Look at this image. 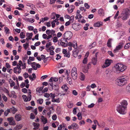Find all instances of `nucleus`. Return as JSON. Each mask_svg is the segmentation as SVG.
I'll return each mask as SVG.
<instances>
[{
	"mask_svg": "<svg viewBox=\"0 0 130 130\" xmlns=\"http://www.w3.org/2000/svg\"><path fill=\"white\" fill-rule=\"evenodd\" d=\"M60 44L62 46L64 47L67 46L68 43L67 41H66V40L62 38L60 39Z\"/></svg>",
	"mask_w": 130,
	"mask_h": 130,
	"instance_id": "10",
	"label": "nucleus"
},
{
	"mask_svg": "<svg viewBox=\"0 0 130 130\" xmlns=\"http://www.w3.org/2000/svg\"><path fill=\"white\" fill-rule=\"evenodd\" d=\"M124 2V0H117L116 2V3L118 4L119 3H120L121 4H122Z\"/></svg>",
	"mask_w": 130,
	"mask_h": 130,
	"instance_id": "49",
	"label": "nucleus"
},
{
	"mask_svg": "<svg viewBox=\"0 0 130 130\" xmlns=\"http://www.w3.org/2000/svg\"><path fill=\"white\" fill-rule=\"evenodd\" d=\"M95 104L93 103H92L90 104L89 105L88 107V108H92L94 106Z\"/></svg>",
	"mask_w": 130,
	"mask_h": 130,
	"instance_id": "51",
	"label": "nucleus"
},
{
	"mask_svg": "<svg viewBox=\"0 0 130 130\" xmlns=\"http://www.w3.org/2000/svg\"><path fill=\"white\" fill-rule=\"evenodd\" d=\"M7 120L9 122V124L10 125H15L16 124L15 121L12 117H10L7 118Z\"/></svg>",
	"mask_w": 130,
	"mask_h": 130,
	"instance_id": "13",
	"label": "nucleus"
},
{
	"mask_svg": "<svg viewBox=\"0 0 130 130\" xmlns=\"http://www.w3.org/2000/svg\"><path fill=\"white\" fill-rule=\"evenodd\" d=\"M32 76L31 75L28 76V73H25L23 74V76L25 79L27 78L28 77L31 81H32L35 79L36 76L35 74L34 73L32 74Z\"/></svg>",
	"mask_w": 130,
	"mask_h": 130,
	"instance_id": "6",
	"label": "nucleus"
},
{
	"mask_svg": "<svg viewBox=\"0 0 130 130\" xmlns=\"http://www.w3.org/2000/svg\"><path fill=\"white\" fill-rule=\"evenodd\" d=\"M85 7L87 9H89L90 7V6L87 3H85L84 4Z\"/></svg>",
	"mask_w": 130,
	"mask_h": 130,
	"instance_id": "55",
	"label": "nucleus"
},
{
	"mask_svg": "<svg viewBox=\"0 0 130 130\" xmlns=\"http://www.w3.org/2000/svg\"><path fill=\"white\" fill-rule=\"evenodd\" d=\"M129 79V77L128 76H123L116 80V84L120 86L124 85L127 83Z\"/></svg>",
	"mask_w": 130,
	"mask_h": 130,
	"instance_id": "2",
	"label": "nucleus"
},
{
	"mask_svg": "<svg viewBox=\"0 0 130 130\" xmlns=\"http://www.w3.org/2000/svg\"><path fill=\"white\" fill-rule=\"evenodd\" d=\"M77 115L79 120H80L82 119V115L81 112L78 113Z\"/></svg>",
	"mask_w": 130,
	"mask_h": 130,
	"instance_id": "33",
	"label": "nucleus"
},
{
	"mask_svg": "<svg viewBox=\"0 0 130 130\" xmlns=\"http://www.w3.org/2000/svg\"><path fill=\"white\" fill-rule=\"evenodd\" d=\"M96 43L95 42H93L91 45H89V47L90 48H91L95 47L96 45Z\"/></svg>",
	"mask_w": 130,
	"mask_h": 130,
	"instance_id": "46",
	"label": "nucleus"
},
{
	"mask_svg": "<svg viewBox=\"0 0 130 130\" xmlns=\"http://www.w3.org/2000/svg\"><path fill=\"white\" fill-rule=\"evenodd\" d=\"M20 36L21 38H24L25 36V34L23 32H21L20 34Z\"/></svg>",
	"mask_w": 130,
	"mask_h": 130,
	"instance_id": "42",
	"label": "nucleus"
},
{
	"mask_svg": "<svg viewBox=\"0 0 130 130\" xmlns=\"http://www.w3.org/2000/svg\"><path fill=\"white\" fill-rule=\"evenodd\" d=\"M58 40L57 38L56 37H55L53 38V41L54 42H56Z\"/></svg>",
	"mask_w": 130,
	"mask_h": 130,
	"instance_id": "59",
	"label": "nucleus"
},
{
	"mask_svg": "<svg viewBox=\"0 0 130 130\" xmlns=\"http://www.w3.org/2000/svg\"><path fill=\"white\" fill-rule=\"evenodd\" d=\"M43 101V100L42 99H39L37 101V103L40 104H42Z\"/></svg>",
	"mask_w": 130,
	"mask_h": 130,
	"instance_id": "41",
	"label": "nucleus"
},
{
	"mask_svg": "<svg viewBox=\"0 0 130 130\" xmlns=\"http://www.w3.org/2000/svg\"><path fill=\"white\" fill-rule=\"evenodd\" d=\"M72 126L73 127V128H78L79 127L78 125L75 123H73L72 124Z\"/></svg>",
	"mask_w": 130,
	"mask_h": 130,
	"instance_id": "36",
	"label": "nucleus"
},
{
	"mask_svg": "<svg viewBox=\"0 0 130 130\" xmlns=\"http://www.w3.org/2000/svg\"><path fill=\"white\" fill-rule=\"evenodd\" d=\"M112 60L108 59H106L104 63L102 65V67L103 68H105L109 67L111 64Z\"/></svg>",
	"mask_w": 130,
	"mask_h": 130,
	"instance_id": "7",
	"label": "nucleus"
},
{
	"mask_svg": "<svg viewBox=\"0 0 130 130\" xmlns=\"http://www.w3.org/2000/svg\"><path fill=\"white\" fill-rule=\"evenodd\" d=\"M120 105L117 106V111L121 114H125L126 112V109L127 105V101L126 100H123L120 103Z\"/></svg>",
	"mask_w": 130,
	"mask_h": 130,
	"instance_id": "1",
	"label": "nucleus"
},
{
	"mask_svg": "<svg viewBox=\"0 0 130 130\" xmlns=\"http://www.w3.org/2000/svg\"><path fill=\"white\" fill-rule=\"evenodd\" d=\"M113 68L114 72L117 73H120L124 71L126 69V66L120 63H117L115 64Z\"/></svg>",
	"mask_w": 130,
	"mask_h": 130,
	"instance_id": "3",
	"label": "nucleus"
},
{
	"mask_svg": "<svg viewBox=\"0 0 130 130\" xmlns=\"http://www.w3.org/2000/svg\"><path fill=\"white\" fill-rule=\"evenodd\" d=\"M122 25V24L119 22H118L116 26L118 27H121Z\"/></svg>",
	"mask_w": 130,
	"mask_h": 130,
	"instance_id": "53",
	"label": "nucleus"
},
{
	"mask_svg": "<svg viewBox=\"0 0 130 130\" xmlns=\"http://www.w3.org/2000/svg\"><path fill=\"white\" fill-rule=\"evenodd\" d=\"M72 46L75 49H77V44L76 41H74L72 42Z\"/></svg>",
	"mask_w": 130,
	"mask_h": 130,
	"instance_id": "25",
	"label": "nucleus"
},
{
	"mask_svg": "<svg viewBox=\"0 0 130 130\" xmlns=\"http://www.w3.org/2000/svg\"><path fill=\"white\" fill-rule=\"evenodd\" d=\"M69 47H68L69 51H71L72 50V42H70L68 43V45Z\"/></svg>",
	"mask_w": 130,
	"mask_h": 130,
	"instance_id": "32",
	"label": "nucleus"
},
{
	"mask_svg": "<svg viewBox=\"0 0 130 130\" xmlns=\"http://www.w3.org/2000/svg\"><path fill=\"white\" fill-rule=\"evenodd\" d=\"M31 92H29V96L28 98L27 96L25 95H23L22 96V97L25 102H27L29 101L31 99Z\"/></svg>",
	"mask_w": 130,
	"mask_h": 130,
	"instance_id": "11",
	"label": "nucleus"
},
{
	"mask_svg": "<svg viewBox=\"0 0 130 130\" xmlns=\"http://www.w3.org/2000/svg\"><path fill=\"white\" fill-rule=\"evenodd\" d=\"M50 96L52 99H54L55 97V94H53L52 93H51L50 94Z\"/></svg>",
	"mask_w": 130,
	"mask_h": 130,
	"instance_id": "54",
	"label": "nucleus"
},
{
	"mask_svg": "<svg viewBox=\"0 0 130 130\" xmlns=\"http://www.w3.org/2000/svg\"><path fill=\"white\" fill-rule=\"evenodd\" d=\"M3 91L5 92L8 95H9V91H8V90L7 89L5 88H4V89H3Z\"/></svg>",
	"mask_w": 130,
	"mask_h": 130,
	"instance_id": "60",
	"label": "nucleus"
},
{
	"mask_svg": "<svg viewBox=\"0 0 130 130\" xmlns=\"http://www.w3.org/2000/svg\"><path fill=\"white\" fill-rule=\"evenodd\" d=\"M74 6L73 5L70 6L68 9V12L70 13H72L74 9Z\"/></svg>",
	"mask_w": 130,
	"mask_h": 130,
	"instance_id": "17",
	"label": "nucleus"
},
{
	"mask_svg": "<svg viewBox=\"0 0 130 130\" xmlns=\"http://www.w3.org/2000/svg\"><path fill=\"white\" fill-rule=\"evenodd\" d=\"M119 11H117V12L116 13L114 17V18L115 19H116L117 18V17L119 15Z\"/></svg>",
	"mask_w": 130,
	"mask_h": 130,
	"instance_id": "62",
	"label": "nucleus"
},
{
	"mask_svg": "<svg viewBox=\"0 0 130 130\" xmlns=\"http://www.w3.org/2000/svg\"><path fill=\"white\" fill-rule=\"evenodd\" d=\"M72 32L70 31H67L65 32L62 36V38L66 41L69 40L72 38Z\"/></svg>",
	"mask_w": 130,
	"mask_h": 130,
	"instance_id": "4",
	"label": "nucleus"
},
{
	"mask_svg": "<svg viewBox=\"0 0 130 130\" xmlns=\"http://www.w3.org/2000/svg\"><path fill=\"white\" fill-rule=\"evenodd\" d=\"M77 108V107H75L73 109V112L74 115H76V109Z\"/></svg>",
	"mask_w": 130,
	"mask_h": 130,
	"instance_id": "57",
	"label": "nucleus"
},
{
	"mask_svg": "<svg viewBox=\"0 0 130 130\" xmlns=\"http://www.w3.org/2000/svg\"><path fill=\"white\" fill-rule=\"evenodd\" d=\"M72 94L75 95H77V92L75 90H73L72 92Z\"/></svg>",
	"mask_w": 130,
	"mask_h": 130,
	"instance_id": "64",
	"label": "nucleus"
},
{
	"mask_svg": "<svg viewBox=\"0 0 130 130\" xmlns=\"http://www.w3.org/2000/svg\"><path fill=\"white\" fill-rule=\"evenodd\" d=\"M44 24L48 27H50L51 26V24L49 22H45Z\"/></svg>",
	"mask_w": 130,
	"mask_h": 130,
	"instance_id": "48",
	"label": "nucleus"
},
{
	"mask_svg": "<svg viewBox=\"0 0 130 130\" xmlns=\"http://www.w3.org/2000/svg\"><path fill=\"white\" fill-rule=\"evenodd\" d=\"M87 61V59L86 57H85L84 59L83 63L84 64H86Z\"/></svg>",
	"mask_w": 130,
	"mask_h": 130,
	"instance_id": "58",
	"label": "nucleus"
},
{
	"mask_svg": "<svg viewBox=\"0 0 130 130\" xmlns=\"http://www.w3.org/2000/svg\"><path fill=\"white\" fill-rule=\"evenodd\" d=\"M46 34L48 35H53L55 32V31L53 30H48L47 29L46 31Z\"/></svg>",
	"mask_w": 130,
	"mask_h": 130,
	"instance_id": "15",
	"label": "nucleus"
},
{
	"mask_svg": "<svg viewBox=\"0 0 130 130\" xmlns=\"http://www.w3.org/2000/svg\"><path fill=\"white\" fill-rule=\"evenodd\" d=\"M61 88L63 90L67 91L68 89V87L67 86V84H65L63 85L61 87Z\"/></svg>",
	"mask_w": 130,
	"mask_h": 130,
	"instance_id": "21",
	"label": "nucleus"
},
{
	"mask_svg": "<svg viewBox=\"0 0 130 130\" xmlns=\"http://www.w3.org/2000/svg\"><path fill=\"white\" fill-rule=\"evenodd\" d=\"M78 52L79 51L77 49L75 50L74 51H73V56L75 57H77Z\"/></svg>",
	"mask_w": 130,
	"mask_h": 130,
	"instance_id": "20",
	"label": "nucleus"
},
{
	"mask_svg": "<svg viewBox=\"0 0 130 130\" xmlns=\"http://www.w3.org/2000/svg\"><path fill=\"white\" fill-rule=\"evenodd\" d=\"M41 119L42 120V122H43L44 124H45L47 122V120L46 118L43 116H41Z\"/></svg>",
	"mask_w": 130,
	"mask_h": 130,
	"instance_id": "22",
	"label": "nucleus"
},
{
	"mask_svg": "<svg viewBox=\"0 0 130 130\" xmlns=\"http://www.w3.org/2000/svg\"><path fill=\"white\" fill-rule=\"evenodd\" d=\"M112 39H109L107 43V45L109 47H111V41Z\"/></svg>",
	"mask_w": 130,
	"mask_h": 130,
	"instance_id": "35",
	"label": "nucleus"
},
{
	"mask_svg": "<svg viewBox=\"0 0 130 130\" xmlns=\"http://www.w3.org/2000/svg\"><path fill=\"white\" fill-rule=\"evenodd\" d=\"M129 17V15L127 13H123L121 14V16L118 17V19L121 18L123 20H126Z\"/></svg>",
	"mask_w": 130,
	"mask_h": 130,
	"instance_id": "8",
	"label": "nucleus"
},
{
	"mask_svg": "<svg viewBox=\"0 0 130 130\" xmlns=\"http://www.w3.org/2000/svg\"><path fill=\"white\" fill-rule=\"evenodd\" d=\"M23 46L25 49H26L27 48L28 46H29V44L28 43H26L25 44H24L23 45Z\"/></svg>",
	"mask_w": 130,
	"mask_h": 130,
	"instance_id": "45",
	"label": "nucleus"
},
{
	"mask_svg": "<svg viewBox=\"0 0 130 130\" xmlns=\"http://www.w3.org/2000/svg\"><path fill=\"white\" fill-rule=\"evenodd\" d=\"M17 65V67L15 68H16L17 69H19V71H18V74H19L21 71V64L18 63Z\"/></svg>",
	"mask_w": 130,
	"mask_h": 130,
	"instance_id": "24",
	"label": "nucleus"
},
{
	"mask_svg": "<svg viewBox=\"0 0 130 130\" xmlns=\"http://www.w3.org/2000/svg\"><path fill=\"white\" fill-rule=\"evenodd\" d=\"M98 13L100 15H104V12L103 9L102 8L99 9L98 11Z\"/></svg>",
	"mask_w": 130,
	"mask_h": 130,
	"instance_id": "26",
	"label": "nucleus"
},
{
	"mask_svg": "<svg viewBox=\"0 0 130 130\" xmlns=\"http://www.w3.org/2000/svg\"><path fill=\"white\" fill-rule=\"evenodd\" d=\"M126 91L127 92L130 93V83L126 87Z\"/></svg>",
	"mask_w": 130,
	"mask_h": 130,
	"instance_id": "38",
	"label": "nucleus"
},
{
	"mask_svg": "<svg viewBox=\"0 0 130 130\" xmlns=\"http://www.w3.org/2000/svg\"><path fill=\"white\" fill-rule=\"evenodd\" d=\"M6 47L8 48H11L12 47V45L10 43H7L6 45Z\"/></svg>",
	"mask_w": 130,
	"mask_h": 130,
	"instance_id": "50",
	"label": "nucleus"
},
{
	"mask_svg": "<svg viewBox=\"0 0 130 130\" xmlns=\"http://www.w3.org/2000/svg\"><path fill=\"white\" fill-rule=\"evenodd\" d=\"M82 17V15L80 14H76V16L75 17V18L76 19H80Z\"/></svg>",
	"mask_w": 130,
	"mask_h": 130,
	"instance_id": "40",
	"label": "nucleus"
},
{
	"mask_svg": "<svg viewBox=\"0 0 130 130\" xmlns=\"http://www.w3.org/2000/svg\"><path fill=\"white\" fill-rule=\"evenodd\" d=\"M37 94L38 95H41L43 93L42 91L39 90V89H38V88H37L36 89Z\"/></svg>",
	"mask_w": 130,
	"mask_h": 130,
	"instance_id": "29",
	"label": "nucleus"
},
{
	"mask_svg": "<svg viewBox=\"0 0 130 130\" xmlns=\"http://www.w3.org/2000/svg\"><path fill=\"white\" fill-rule=\"evenodd\" d=\"M102 23L101 22H98L95 23L94 24V26L95 27H99L102 25Z\"/></svg>",
	"mask_w": 130,
	"mask_h": 130,
	"instance_id": "23",
	"label": "nucleus"
},
{
	"mask_svg": "<svg viewBox=\"0 0 130 130\" xmlns=\"http://www.w3.org/2000/svg\"><path fill=\"white\" fill-rule=\"evenodd\" d=\"M33 125L34 127H37V128H38L40 124L38 123H33Z\"/></svg>",
	"mask_w": 130,
	"mask_h": 130,
	"instance_id": "44",
	"label": "nucleus"
},
{
	"mask_svg": "<svg viewBox=\"0 0 130 130\" xmlns=\"http://www.w3.org/2000/svg\"><path fill=\"white\" fill-rule=\"evenodd\" d=\"M22 68V69H24L26 68V63H23L21 64Z\"/></svg>",
	"mask_w": 130,
	"mask_h": 130,
	"instance_id": "52",
	"label": "nucleus"
},
{
	"mask_svg": "<svg viewBox=\"0 0 130 130\" xmlns=\"http://www.w3.org/2000/svg\"><path fill=\"white\" fill-rule=\"evenodd\" d=\"M67 80L70 84L71 85L72 84V79L70 76H67Z\"/></svg>",
	"mask_w": 130,
	"mask_h": 130,
	"instance_id": "27",
	"label": "nucleus"
},
{
	"mask_svg": "<svg viewBox=\"0 0 130 130\" xmlns=\"http://www.w3.org/2000/svg\"><path fill=\"white\" fill-rule=\"evenodd\" d=\"M44 96L46 98H48L50 96V94L47 93H45L44 94Z\"/></svg>",
	"mask_w": 130,
	"mask_h": 130,
	"instance_id": "63",
	"label": "nucleus"
},
{
	"mask_svg": "<svg viewBox=\"0 0 130 130\" xmlns=\"http://www.w3.org/2000/svg\"><path fill=\"white\" fill-rule=\"evenodd\" d=\"M9 84H10V86L11 87H13L15 85V83L11 79H9Z\"/></svg>",
	"mask_w": 130,
	"mask_h": 130,
	"instance_id": "30",
	"label": "nucleus"
},
{
	"mask_svg": "<svg viewBox=\"0 0 130 130\" xmlns=\"http://www.w3.org/2000/svg\"><path fill=\"white\" fill-rule=\"evenodd\" d=\"M31 66L32 68L34 70H36L37 68H39L40 67V65L38 63L37 64L35 62H33L31 63Z\"/></svg>",
	"mask_w": 130,
	"mask_h": 130,
	"instance_id": "14",
	"label": "nucleus"
},
{
	"mask_svg": "<svg viewBox=\"0 0 130 130\" xmlns=\"http://www.w3.org/2000/svg\"><path fill=\"white\" fill-rule=\"evenodd\" d=\"M17 111V109L14 107L13 108L11 109V111L12 112L13 114H14Z\"/></svg>",
	"mask_w": 130,
	"mask_h": 130,
	"instance_id": "47",
	"label": "nucleus"
},
{
	"mask_svg": "<svg viewBox=\"0 0 130 130\" xmlns=\"http://www.w3.org/2000/svg\"><path fill=\"white\" fill-rule=\"evenodd\" d=\"M69 21L71 23H72L73 22L74 20V17L73 16H71L70 18Z\"/></svg>",
	"mask_w": 130,
	"mask_h": 130,
	"instance_id": "43",
	"label": "nucleus"
},
{
	"mask_svg": "<svg viewBox=\"0 0 130 130\" xmlns=\"http://www.w3.org/2000/svg\"><path fill=\"white\" fill-rule=\"evenodd\" d=\"M15 118L16 121H19L21 120V116L20 115L17 114L15 115Z\"/></svg>",
	"mask_w": 130,
	"mask_h": 130,
	"instance_id": "19",
	"label": "nucleus"
},
{
	"mask_svg": "<svg viewBox=\"0 0 130 130\" xmlns=\"http://www.w3.org/2000/svg\"><path fill=\"white\" fill-rule=\"evenodd\" d=\"M10 111V109H7V110L5 111L4 112V114L5 116H7Z\"/></svg>",
	"mask_w": 130,
	"mask_h": 130,
	"instance_id": "39",
	"label": "nucleus"
},
{
	"mask_svg": "<svg viewBox=\"0 0 130 130\" xmlns=\"http://www.w3.org/2000/svg\"><path fill=\"white\" fill-rule=\"evenodd\" d=\"M57 117L56 115H54L52 116V119L53 120H55L57 119Z\"/></svg>",
	"mask_w": 130,
	"mask_h": 130,
	"instance_id": "61",
	"label": "nucleus"
},
{
	"mask_svg": "<svg viewBox=\"0 0 130 130\" xmlns=\"http://www.w3.org/2000/svg\"><path fill=\"white\" fill-rule=\"evenodd\" d=\"M28 59L31 61H33L35 60V58L33 57L29 56V57Z\"/></svg>",
	"mask_w": 130,
	"mask_h": 130,
	"instance_id": "56",
	"label": "nucleus"
},
{
	"mask_svg": "<svg viewBox=\"0 0 130 130\" xmlns=\"http://www.w3.org/2000/svg\"><path fill=\"white\" fill-rule=\"evenodd\" d=\"M26 35L27 37L29 38L30 39H31L32 37V36L33 34L31 33H27L26 34Z\"/></svg>",
	"mask_w": 130,
	"mask_h": 130,
	"instance_id": "37",
	"label": "nucleus"
},
{
	"mask_svg": "<svg viewBox=\"0 0 130 130\" xmlns=\"http://www.w3.org/2000/svg\"><path fill=\"white\" fill-rule=\"evenodd\" d=\"M71 75L72 79L74 80L76 79L77 76V69L74 67L72 69L71 72Z\"/></svg>",
	"mask_w": 130,
	"mask_h": 130,
	"instance_id": "5",
	"label": "nucleus"
},
{
	"mask_svg": "<svg viewBox=\"0 0 130 130\" xmlns=\"http://www.w3.org/2000/svg\"><path fill=\"white\" fill-rule=\"evenodd\" d=\"M80 24L79 23H74L72 25V27L75 30L77 31L80 30Z\"/></svg>",
	"mask_w": 130,
	"mask_h": 130,
	"instance_id": "9",
	"label": "nucleus"
},
{
	"mask_svg": "<svg viewBox=\"0 0 130 130\" xmlns=\"http://www.w3.org/2000/svg\"><path fill=\"white\" fill-rule=\"evenodd\" d=\"M95 57L93 58L92 59V63L94 65L96 64L97 63V54H95Z\"/></svg>",
	"mask_w": 130,
	"mask_h": 130,
	"instance_id": "18",
	"label": "nucleus"
},
{
	"mask_svg": "<svg viewBox=\"0 0 130 130\" xmlns=\"http://www.w3.org/2000/svg\"><path fill=\"white\" fill-rule=\"evenodd\" d=\"M105 74L107 76H109L110 75H111V71L109 69H108L106 70L105 71Z\"/></svg>",
	"mask_w": 130,
	"mask_h": 130,
	"instance_id": "28",
	"label": "nucleus"
},
{
	"mask_svg": "<svg viewBox=\"0 0 130 130\" xmlns=\"http://www.w3.org/2000/svg\"><path fill=\"white\" fill-rule=\"evenodd\" d=\"M123 44L122 43H119L116 46V48L113 51L114 52L116 53L120 50L123 46Z\"/></svg>",
	"mask_w": 130,
	"mask_h": 130,
	"instance_id": "12",
	"label": "nucleus"
},
{
	"mask_svg": "<svg viewBox=\"0 0 130 130\" xmlns=\"http://www.w3.org/2000/svg\"><path fill=\"white\" fill-rule=\"evenodd\" d=\"M24 20L29 22L30 23H32L34 22L35 20L34 19L26 18H23Z\"/></svg>",
	"mask_w": 130,
	"mask_h": 130,
	"instance_id": "16",
	"label": "nucleus"
},
{
	"mask_svg": "<svg viewBox=\"0 0 130 130\" xmlns=\"http://www.w3.org/2000/svg\"><path fill=\"white\" fill-rule=\"evenodd\" d=\"M5 32L6 33V34H7L10 33V30L8 28L6 27H4Z\"/></svg>",
	"mask_w": 130,
	"mask_h": 130,
	"instance_id": "34",
	"label": "nucleus"
},
{
	"mask_svg": "<svg viewBox=\"0 0 130 130\" xmlns=\"http://www.w3.org/2000/svg\"><path fill=\"white\" fill-rule=\"evenodd\" d=\"M85 76L82 73H80V79L81 80H84L85 78Z\"/></svg>",
	"mask_w": 130,
	"mask_h": 130,
	"instance_id": "31",
	"label": "nucleus"
}]
</instances>
